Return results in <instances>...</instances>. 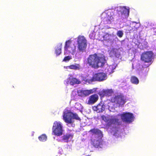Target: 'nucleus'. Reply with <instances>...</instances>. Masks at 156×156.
<instances>
[{"instance_id": "6ab92c4d", "label": "nucleus", "mask_w": 156, "mask_h": 156, "mask_svg": "<svg viewBox=\"0 0 156 156\" xmlns=\"http://www.w3.org/2000/svg\"><path fill=\"white\" fill-rule=\"evenodd\" d=\"M130 82L133 84H137L139 83V80L138 78L134 76H131L130 79Z\"/></svg>"}, {"instance_id": "2eb2a0df", "label": "nucleus", "mask_w": 156, "mask_h": 156, "mask_svg": "<svg viewBox=\"0 0 156 156\" xmlns=\"http://www.w3.org/2000/svg\"><path fill=\"white\" fill-rule=\"evenodd\" d=\"M93 108L94 111L99 113L102 112L105 110V108L102 103H99L96 106H94Z\"/></svg>"}, {"instance_id": "a211bd4d", "label": "nucleus", "mask_w": 156, "mask_h": 156, "mask_svg": "<svg viewBox=\"0 0 156 156\" xmlns=\"http://www.w3.org/2000/svg\"><path fill=\"white\" fill-rule=\"evenodd\" d=\"M68 68L75 70H79L80 68V66L79 64H75V65H71L68 66Z\"/></svg>"}, {"instance_id": "0eeeda50", "label": "nucleus", "mask_w": 156, "mask_h": 156, "mask_svg": "<svg viewBox=\"0 0 156 156\" xmlns=\"http://www.w3.org/2000/svg\"><path fill=\"white\" fill-rule=\"evenodd\" d=\"M107 78V75L106 73L99 72L94 74L90 80V82L94 81L101 82L105 80Z\"/></svg>"}, {"instance_id": "a878e982", "label": "nucleus", "mask_w": 156, "mask_h": 156, "mask_svg": "<svg viewBox=\"0 0 156 156\" xmlns=\"http://www.w3.org/2000/svg\"><path fill=\"white\" fill-rule=\"evenodd\" d=\"M72 59L71 57L69 56H68L65 57L63 60V62H67Z\"/></svg>"}, {"instance_id": "1a4fd4ad", "label": "nucleus", "mask_w": 156, "mask_h": 156, "mask_svg": "<svg viewBox=\"0 0 156 156\" xmlns=\"http://www.w3.org/2000/svg\"><path fill=\"white\" fill-rule=\"evenodd\" d=\"M64 50L69 53L73 54L76 51V46L70 40L66 41L65 44Z\"/></svg>"}, {"instance_id": "4468645a", "label": "nucleus", "mask_w": 156, "mask_h": 156, "mask_svg": "<svg viewBox=\"0 0 156 156\" xmlns=\"http://www.w3.org/2000/svg\"><path fill=\"white\" fill-rule=\"evenodd\" d=\"M98 99L99 97L97 94H93L89 97L87 104L90 105H93L96 102Z\"/></svg>"}, {"instance_id": "412c9836", "label": "nucleus", "mask_w": 156, "mask_h": 156, "mask_svg": "<svg viewBox=\"0 0 156 156\" xmlns=\"http://www.w3.org/2000/svg\"><path fill=\"white\" fill-rule=\"evenodd\" d=\"M114 18L112 16H108L105 19V21L107 24L111 23L112 21H113Z\"/></svg>"}, {"instance_id": "20e7f679", "label": "nucleus", "mask_w": 156, "mask_h": 156, "mask_svg": "<svg viewBox=\"0 0 156 156\" xmlns=\"http://www.w3.org/2000/svg\"><path fill=\"white\" fill-rule=\"evenodd\" d=\"M77 49L80 52H85L87 46V40L83 36H79L77 38Z\"/></svg>"}, {"instance_id": "9b49d317", "label": "nucleus", "mask_w": 156, "mask_h": 156, "mask_svg": "<svg viewBox=\"0 0 156 156\" xmlns=\"http://www.w3.org/2000/svg\"><path fill=\"white\" fill-rule=\"evenodd\" d=\"M96 91V89H93L89 90H80L78 91L77 93L79 96L85 97L90 94L94 93Z\"/></svg>"}, {"instance_id": "9d476101", "label": "nucleus", "mask_w": 156, "mask_h": 156, "mask_svg": "<svg viewBox=\"0 0 156 156\" xmlns=\"http://www.w3.org/2000/svg\"><path fill=\"white\" fill-rule=\"evenodd\" d=\"M116 11L119 16L120 15L121 16H124L125 17H126L129 16V9L125 7L117 8Z\"/></svg>"}, {"instance_id": "39448f33", "label": "nucleus", "mask_w": 156, "mask_h": 156, "mask_svg": "<svg viewBox=\"0 0 156 156\" xmlns=\"http://www.w3.org/2000/svg\"><path fill=\"white\" fill-rule=\"evenodd\" d=\"M154 54L152 51H146L141 55L140 59L142 61L151 64Z\"/></svg>"}, {"instance_id": "6e6552de", "label": "nucleus", "mask_w": 156, "mask_h": 156, "mask_svg": "<svg viewBox=\"0 0 156 156\" xmlns=\"http://www.w3.org/2000/svg\"><path fill=\"white\" fill-rule=\"evenodd\" d=\"M118 116H120L122 120L124 122L130 123L133 119V116L132 113L129 112H126L122 114H119Z\"/></svg>"}, {"instance_id": "5701e85b", "label": "nucleus", "mask_w": 156, "mask_h": 156, "mask_svg": "<svg viewBox=\"0 0 156 156\" xmlns=\"http://www.w3.org/2000/svg\"><path fill=\"white\" fill-rule=\"evenodd\" d=\"M38 139L41 141H45L47 140V136L45 134H42L38 137Z\"/></svg>"}, {"instance_id": "4be33fe9", "label": "nucleus", "mask_w": 156, "mask_h": 156, "mask_svg": "<svg viewBox=\"0 0 156 156\" xmlns=\"http://www.w3.org/2000/svg\"><path fill=\"white\" fill-rule=\"evenodd\" d=\"M111 35L108 34H106L103 37L104 40L105 41H109L111 40Z\"/></svg>"}, {"instance_id": "423d86ee", "label": "nucleus", "mask_w": 156, "mask_h": 156, "mask_svg": "<svg viewBox=\"0 0 156 156\" xmlns=\"http://www.w3.org/2000/svg\"><path fill=\"white\" fill-rule=\"evenodd\" d=\"M52 133L54 135L56 136H60L62 134V128L61 123L55 121L53 124L52 128Z\"/></svg>"}, {"instance_id": "f03ea898", "label": "nucleus", "mask_w": 156, "mask_h": 156, "mask_svg": "<svg viewBox=\"0 0 156 156\" xmlns=\"http://www.w3.org/2000/svg\"><path fill=\"white\" fill-rule=\"evenodd\" d=\"M63 119L65 122L68 124H71L74 122L73 119L79 121L80 118L76 113H73L70 110H66L63 113Z\"/></svg>"}, {"instance_id": "dca6fc26", "label": "nucleus", "mask_w": 156, "mask_h": 156, "mask_svg": "<svg viewBox=\"0 0 156 156\" xmlns=\"http://www.w3.org/2000/svg\"><path fill=\"white\" fill-rule=\"evenodd\" d=\"M68 82L72 85L75 84H79L81 83L80 81L75 78H69Z\"/></svg>"}, {"instance_id": "393cba45", "label": "nucleus", "mask_w": 156, "mask_h": 156, "mask_svg": "<svg viewBox=\"0 0 156 156\" xmlns=\"http://www.w3.org/2000/svg\"><path fill=\"white\" fill-rule=\"evenodd\" d=\"M71 136V135L69 134H67L64 135L62 136V140H65V142H68V140Z\"/></svg>"}, {"instance_id": "b1692460", "label": "nucleus", "mask_w": 156, "mask_h": 156, "mask_svg": "<svg viewBox=\"0 0 156 156\" xmlns=\"http://www.w3.org/2000/svg\"><path fill=\"white\" fill-rule=\"evenodd\" d=\"M100 132V131L99 129L95 128L91 129L89 131V132H90L93 134H98Z\"/></svg>"}, {"instance_id": "f257e3e1", "label": "nucleus", "mask_w": 156, "mask_h": 156, "mask_svg": "<svg viewBox=\"0 0 156 156\" xmlns=\"http://www.w3.org/2000/svg\"><path fill=\"white\" fill-rule=\"evenodd\" d=\"M87 63L92 68L98 69L103 67L106 62L105 57L103 55H98L96 53L90 55L87 59Z\"/></svg>"}, {"instance_id": "aec40b11", "label": "nucleus", "mask_w": 156, "mask_h": 156, "mask_svg": "<svg viewBox=\"0 0 156 156\" xmlns=\"http://www.w3.org/2000/svg\"><path fill=\"white\" fill-rule=\"evenodd\" d=\"M62 47V43L60 44L59 47H58L56 49L55 53L57 56L59 55L61 53V49Z\"/></svg>"}, {"instance_id": "f3484780", "label": "nucleus", "mask_w": 156, "mask_h": 156, "mask_svg": "<svg viewBox=\"0 0 156 156\" xmlns=\"http://www.w3.org/2000/svg\"><path fill=\"white\" fill-rule=\"evenodd\" d=\"M109 92V91L108 90H103L100 91L98 94L101 98H103L105 96L108 95Z\"/></svg>"}, {"instance_id": "7ed1b4c3", "label": "nucleus", "mask_w": 156, "mask_h": 156, "mask_svg": "<svg viewBox=\"0 0 156 156\" xmlns=\"http://www.w3.org/2000/svg\"><path fill=\"white\" fill-rule=\"evenodd\" d=\"M127 101L126 97L122 94L115 95L112 97L111 101L115 103L119 107H122Z\"/></svg>"}, {"instance_id": "ddd939ff", "label": "nucleus", "mask_w": 156, "mask_h": 156, "mask_svg": "<svg viewBox=\"0 0 156 156\" xmlns=\"http://www.w3.org/2000/svg\"><path fill=\"white\" fill-rule=\"evenodd\" d=\"M90 143L95 147L98 148L103 147L104 143L103 141L101 140L91 139Z\"/></svg>"}, {"instance_id": "cd10ccee", "label": "nucleus", "mask_w": 156, "mask_h": 156, "mask_svg": "<svg viewBox=\"0 0 156 156\" xmlns=\"http://www.w3.org/2000/svg\"><path fill=\"white\" fill-rule=\"evenodd\" d=\"M149 66V65H148V66H146V67H148Z\"/></svg>"}, {"instance_id": "f8f14e48", "label": "nucleus", "mask_w": 156, "mask_h": 156, "mask_svg": "<svg viewBox=\"0 0 156 156\" xmlns=\"http://www.w3.org/2000/svg\"><path fill=\"white\" fill-rule=\"evenodd\" d=\"M101 118L105 122H107V124L108 126H110L112 124L118 123L119 121V119H109L108 117L104 115H102Z\"/></svg>"}, {"instance_id": "bb28decb", "label": "nucleus", "mask_w": 156, "mask_h": 156, "mask_svg": "<svg viewBox=\"0 0 156 156\" xmlns=\"http://www.w3.org/2000/svg\"><path fill=\"white\" fill-rule=\"evenodd\" d=\"M117 35L119 37H122L123 35V33L122 30H119L117 33Z\"/></svg>"}]
</instances>
